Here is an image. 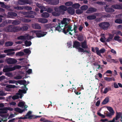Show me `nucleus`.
Masks as SVG:
<instances>
[{
    "label": "nucleus",
    "mask_w": 122,
    "mask_h": 122,
    "mask_svg": "<svg viewBox=\"0 0 122 122\" xmlns=\"http://www.w3.org/2000/svg\"><path fill=\"white\" fill-rule=\"evenodd\" d=\"M108 6L106 5L105 7L104 8L105 10L107 12H114V10L112 8L115 9H122V5H112L111 6V7H108Z\"/></svg>",
    "instance_id": "1"
},
{
    "label": "nucleus",
    "mask_w": 122,
    "mask_h": 122,
    "mask_svg": "<svg viewBox=\"0 0 122 122\" xmlns=\"http://www.w3.org/2000/svg\"><path fill=\"white\" fill-rule=\"evenodd\" d=\"M80 43L78 41H75L73 43V48H75L78 49L79 52L84 53L86 52L88 53H90V51L84 50V49L80 47Z\"/></svg>",
    "instance_id": "2"
},
{
    "label": "nucleus",
    "mask_w": 122,
    "mask_h": 122,
    "mask_svg": "<svg viewBox=\"0 0 122 122\" xmlns=\"http://www.w3.org/2000/svg\"><path fill=\"white\" fill-rule=\"evenodd\" d=\"M110 24L108 22H104L100 23L99 24V26L104 30H107L110 26Z\"/></svg>",
    "instance_id": "3"
},
{
    "label": "nucleus",
    "mask_w": 122,
    "mask_h": 122,
    "mask_svg": "<svg viewBox=\"0 0 122 122\" xmlns=\"http://www.w3.org/2000/svg\"><path fill=\"white\" fill-rule=\"evenodd\" d=\"M33 32L35 34L37 37L38 38L43 37L47 33L46 32H41V30H33Z\"/></svg>",
    "instance_id": "4"
},
{
    "label": "nucleus",
    "mask_w": 122,
    "mask_h": 122,
    "mask_svg": "<svg viewBox=\"0 0 122 122\" xmlns=\"http://www.w3.org/2000/svg\"><path fill=\"white\" fill-rule=\"evenodd\" d=\"M6 28L8 32H17V26L14 27L13 25H10L7 26Z\"/></svg>",
    "instance_id": "5"
},
{
    "label": "nucleus",
    "mask_w": 122,
    "mask_h": 122,
    "mask_svg": "<svg viewBox=\"0 0 122 122\" xmlns=\"http://www.w3.org/2000/svg\"><path fill=\"white\" fill-rule=\"evenodd\" d=\"M19 66H16L13 67H9L7 66H4V68L3 70V71L5 72H7L12 71L15 70L16 68H18Z\"/></svg>",
    "instance_id": "6"
},
{
    "label": "nucleus",
    "mask_w": 122,
    "mask_h": 122,
    "mask_svg": "<svg viewBox=\"0 0 122 122\" xmlns=\"http://www.w3.org/2000/svg\"><path fill=\"white\" fill-rule=\"evenodd\" d=\"M96 50V53L97 54L101 57H102V56L101 54H103L106 51V49L104 48H102L99 50V48L97 47H95Z\"/></svg>",
    "instance_id": "7"
},
{
    "label": "nucleus",
    "mask_w": 122,
    "mask_h": 122,
    "mask_svg": "<svg viewBox=\"0 0 122 122\" xmlns=\"http://www.w3.org/2000/svg\"><path fill=\"white\" fill-rule=\"evenodd\" d=\"M14 9L17 10H22L23 9L28 10H32V7L28 6H15L14 7Z\"/></svg>",
    "instance_id": "8"
},
{
    "label": "nucleus",
    "mask_w": 122,
    "mask_h": 122,
    "mask_svg": "<svg viewBox=\"0 0 122 122\" xmlns=\"http://www.w3.org/2000/svg\"><path fill=\"white\" fill-rule=\"evenodd\" d=\"M5 61L9 64H14L17 62V61L16 59L10 58L6 59Z\"/></svg>",
    "instance_id": "9"
},
{
    "label": "nucleus",
    "mask_w": 122,
    "mask_h": 122,
    "mask_svg": "<svg viewBox=\"0 0 122 122\" xmlns=\"http://www.w3.org/2000/svg\"><path fill=\"white\" fill-rule=\"evenodd\" d=\"M71 28V26L67 25L65 26L63 29V32L64 33L66 34L70 31H72L73 30H72Z\"/></svg>",
    "instance_id": "10"
},
{
    "label": "nucleus",
    "mask_w": 122,
    "mask_h": 122,
    "mask_svg": "<svg viewBox=\"0 0 122 122\" xmlns=\"http://www.w3.org/2000/svg\"><path fill=\"white\" fill-rule=\"evenodd\" d=\"M97 9L93 7H90L86 11V13L87 14H90L95 12L97 11Z\"/></svg>",
    "instance_id": "11"
},
{
    "label": "nucleus",
    "mask_w": 122,
    "mask_h": 122,
    "mask_svg": "<svg viewBox=\"0 0 122 122\" xmlns=\"http://www.w3.org/2000/svg\"><path fill=\"white\" fill-rule=\"evenodd\" d=\"M59 0H49L48 3L51 5H56L58 4Z\"/></svg>",
    "instance_id": "12"
},
{
    "label": "nucleus",
    "mask_w": 122,
    "mask_h": 122,
    "mask_svg": "<svg viewBox=\"0 0 122 122\" xmlns=\"http://www.w3.org/2000/svg\"><path fill=\"white\" fill-rule=\"evenodd\" d=\"M28 29V27L27 26H23L21 27L17 26V32L20 31H26Z\"/></svg>",
    "instance_id": "13"
},
{
    "label": "nucleus",
    "mask_w": 122,
    "mask_h": 122,
    "mask_svg": "<svg viewBox=\"0 0 122 122\" xmlns=\"http://www.w3.org/2000/svg\"><path fill=\"white\" fill-rule=\"evenodd\" d=\"M67 12L69 14L72 15L74 14L75 11L71 7H70L68 9Z\"/></svg>",
    "instance_id": "14"
},
{
    "label": "nucleus",
    "mask_w": 122,
    "mask_h": 122,
    "mask_svg": "<svg viewBox=\"0 0 122 122\" xmlns=\"http://www.w3.org/2000/svg\"><path fill=\"white\" fill-rule=\"evenodd\" d=\"M8 15L10 18H13V17H16L17 15V14L14 12H10L8 13Z\"/></svg>",
    "instance_id": "15"
},
{
    "label": "nucleus",
    "mask_w": 122,
    "mask_h": 122,
    "mask_svg": "<svg viewBox=\"0 0 122 122\" xmlns=\"http://www.w3.org/2000/svg\"><path fill=\"white\" fill-rule=\"evenodd\" d=\"M22 88H24L23 89L20 90L19 91V93H21L25 94L26 93V91L28 90V88L26 87V86H23Z\"/></svg>",
    "instance_id": "16"
},
{
    "label": "nucleus",
    "mask_w": 122,
    "mask_h": 122,
    "mask_svg": "<svg viewBox=\"0 0 122 122\" xmlns=\"http://www.w3.org/2000/svg\"><path fill=\"white\" fill-rule=\"evenodd\" d=\"M81 47L83 49H86L88 48V46L86 40H84L83 42H81Z\"/></svg>",
    "instance_id": "17"
},
{
    "label": "nucleus",
    "mask_w": 122,
    "mask_h": 122,
    "mask_svg": "<svg viewBox=\"0 0 122 122\" xmlns=\"http://www.w3.org/2000/svg\"><path fill=\"white\" fill-rule=\"evenodd\" d=\"M54 25L51 24H45L44 25L45 28L46 29H47L54 27Z\"/></svg>",
    "instance_id": "18"
},
{
    "label": "nucleus",
    "mask_w": 122,
    "mask_h": 122,
    "mask_svg": "<svg viewBox=\"0 0 122 122\" xmlns=\"http://www.w3.org/2000/svg\"><path fill=\"white\" fill-rule=\"evenodd\" d=\"M22 13L24 15H28L30 14H33L35 15H36V12L31 10L29 12H22Z\"/></svg>",
    "instance_id": "19"
},
{
    "label": "nucleus",
    "mask_w": 122,
    "mask_h": 122,
    "mask_svg": "<svg viewBox=\"0 0 122 122\" xmlns=\"http://www.w3.org/2000/svg\"><path fill=\"white\" fill-rule=\"evenodd\" d=\"M32 112L30 111L28 112L26 115L25 117H27H27V119H31L34 118V116L33 115H30L31 114Z\"/></svg>",
    "instance_id": "20"
},
{
    "label": "nucleus",
    "mask_w": 122,
    "mask_h": 122,
    "mask_svg": "<svg viewBox=\"0 0 122 122\" xmlns=\"http://www.w3.org/2000/svg\"><path fill=\"white\" fill-rule=\"evenodd\" d=\"M60 10V12L61 11H66L67 10V7L65 5H61L59 6Z\"/></svg>",
    "instance_id": "21"
},
{
    "label": "nucleus",
    "mask_w": 122,
    "mask_h": 122,
    "mask_svg": "<svg viewBox=\"0 0 122 122\" xmlns=\"http://www.w3.org/2000/svg\"><path fill=\"white\" fill-rule=\"evenodd\" d=\"M38 21L40 23H46L47 22V19L42 18H39L38 19Z\"/></svg>",
    "instance_id": "22"
},
{
    "label": "nucleus",
    "mask_w": 122,
    "mask_h": 122,
    "mask_svg": "<svg viewBox=\"0 0 122 122\" xmlns=\"http://www.w3.org/2000/svg\"><path fill=\"white\" fill-rule=\"evenodd\" d=\"M32 27L35 29H40L41 27L40 25L37 23H35L34 24H33Z\"/></svg>",
    "instance_id": "23"
},
{
    "label": "nucleus",
    "mask_w": 122,
    "mask_h": 122,
    "mask_svg": "<svg viewBox=\"0 0 122 122\" xmlns=\"http://www.w3.org/2000/svg\"><path fill=\"white\" fill-rule=\"evenodd\" d=\"M17 83H18L20 85H23L24 86H26L27 85L26 84V81L25 80H18L17 81Z\"/></svg>",
    "instance_id": "24"
},
{
    "label": "nucleus",
    "mask_w": 122,
    "mask_h": 122,
    "mask_svg": "<svg viewBox=\"0 0 122 122\" xmlns=\"http://www.w3.org/2000/svg\"><path fill=\"white\" fill-rule=\"evenodd\" d=\"M58 25L57 26H56V25L55 26H54V27L55 28L56 30H57L59 32H60L61 31V30H62V31H63V29H62L61 27L60 26V25H61L60 23H58Z\"/></svg>",
    "instance_id": "25"
},
{
    "label": "nucleus",
    "mask_w": 122,
    "mask_h": 122,
    "mask_svg": "<svg viewBox=\"0 0 122 122\" xmlns=\"http://www.w3.org/2000/svg\"><path fill=\"white\" fill-rule=\"evenodd\" d=\"M96 17V16L95 15H92L87 16V18L89 20H93L95 19Z\"/></svg>",
    "instance_id": "26"
},
{
    "label": "nucleus",
    "mask_w": 122,
    "mask_h": 122,
    "mask_svg": "<svg viewBox=\"0 0 122 122\" xmlns=\"http://www.w3.org/2000/svg\"><path fill=\"white\" fill-rule=\"evenodd\" d=\"M69 19L65 18H64L61 21V24L62 25L64 24L65 25V26H66L68 24L67 23V20H68Z\"/></svg>",
    "instance_id": "27"
},
{
    "label": "nucleus",
    "mask_w": 122,
    "mask_h": 122,
    "mask_svg": "<svg viewBox=\"0 0 122 122\" xmlns=\"http://www.w3.org/2000/svg\"><path fill=\"white\" fill-rule=\"evenodd\" d=\"M109 101V97H108L105 98V99L102 102V105H104L107 103Z\"/></svg>",
    "instance_id": "28"
},
{
    "label": "nucleus",
    "mask_w": 122,
    "mask_h": 122,
    "mask_svg": "<svg viewBox=\"0 0 122 122\" xmlns=\"http://www.w3.org/2000/svg\"><path fill=\"white\" fill-rule=\"evenodd\" d=\"M122 115V113L121 112H116V116L115 120H117Z\"/></svg>",
    "instance_id": "29"
},
{
    "label": "nucleus",
    "mask_w": 122,
    "mask_h": 122,
    "mask_svg": "<svg viewBox=\"0 0 122 122\" xmlns=\"http://www.w3.org/2000/svg\"><path fill=\"white\" fill-rule=\"evenodd\" d=\"M80 6V5L76 3L73 4L72 5V6L73 8L75 9H78L79 8Z\"/></svg>",
    "instance_id": "30"
},
{
    "label": "nucleus",
    "mask_w": 122,
    "mask_h": 122,
    "mask_svg": "<svg viewBox=\"0 0 122 122\" xmlns=\"http://www.w3.org/2000/svg\"><path fill=\"white\" fill-rule=\"evenodd\" d=\"M42 17L45 18H47L49 16V14L47 12H45L41 14Z\"/></svg>",
    "instance_id": "31"
},
{
    "label": "nucleus",
    "mask_w": 122,
    "mask_h": 122,
    "mask_svg": "<svg viewBox=\"0 0 122 122\" xmlns=\"http://www.w3.org/2000/svg\"><path fill=\"white\" fill-rule=\"evenodd\" d=\"M13 44V43L11 41H7L6 42L5 46L6 47L11 46Z\"/></svg>",
    "instance_id": "32"
},
{
    "label": "nucleus",
    "mask_w": 122,
    "mask_h": 122,
    "mask_svg": "<svg viewBox=\"0 0 122 122\" xmlns=\"http://www.w3.org/2000/svg\"><path fill=\"white\" fill-rule=\"evenodd\" d=\"M17 39L18 40H26V37L24 36H21L18 37Z\"/></svg>",
    "instance_id": "33"
},
{
    "label": "nucleus",
    "mask_w": 122,
    "mask_h": 122,
    "mask_svg": "<svg viewBox=\"0 0 122 122\" xmlns=\"http://www.w3.org/2000/svg\"><path fill=\"white\" fill-rule=\"evenodd\" d=\"M24 43L25 46H30L31 44V42L30 41H28L26 40L25 41Z\"/></svg>",
    "instance_id": "34"
},
{
    "label": "nucleus",
    "mask_w": 122,
    "mask_h": 122,
    "mask_svg": "<svg viewBox=\"0 0 122 122\" xmlns=\"http://www.w3.org/2000/svg\"><path fill=\"white\" fill-rule=\"evenodd\" d=\"M104 80L108 81H110L112 80L115 81V79L113 77H105L104 78Z\"/></svg>",
    "instance_id": "35"
},
{
    "label": "nucleus",
    "mask_w": 122,
    "mask_h": 122,
    "mask_svg": "<svg viewBox=\"0 0 122 122\" xmlns=\"http://www.w3.org/2000/svg\"><path fill=\"white\" fill-rule=\"evenodd\" d=\"M1 109L7 111L8 110L11 111L13 110V108L10 107H4Z\"/></svg>",
    "instance_id": "36"
},
{
    "label": "nucleus",
    "mask_w": 122,
    "mask_h": 122,
    "mask_svg": "<svg viewBox=\"0 0 122 122\" xmlns=\"http://www.w3.org/2000/svg\"><path fill=\"white\" fill-rule=\"evenodd\" d=\"M33 14H30L28 15L25 16V17L27 18H34L35 16Z\"/></svg>",
    "instance_id": "37"
},
{
    "label": "nucleus",
    "mask_w": 122,
    "mask_h": 122,
    "mask_svg": "<svg viewBox=\"0 0 122 122\" xmlns=\"http://www.w3.org/2000/svg\"><path fill=\"white\" fill-rule=\"evenodd\" d=\"M88 7L86 5H83L81 6L80 7L81 9L82 10H85L88 9Z\"/></svg>",
    "instance_id": "38"
},
{
    "label": "nucleus",
    "mask_w": 122,
    "mask_h": 122,
    "mask_svg": "<svg viewBox=\"0 0 122 122\" xmlns=\"http://www.w3.org/2000/svg\"><path fill=\"white\" fill-rule=\"evenodd\" d=\"M77 39L79 41H82L84 39L83 36L82 35H79L78 36Z\"/></svg>",
    "instance_id": "39"
},
{
    "label": "nucleus",
    "mask_w": 122,
    "mask_h": 122,
    "mask_svg": "<svg viewBox=\"0 0 122 122\" xmlns=\"http://www.w3.org/2000/svg\"><path fill=\"white\" fill-rule=\"evenodd\" d=\"M52 15L53 16H58L60 15V13L55 11H54L52 13Z\"/></svg>",
    "instance_id": "40"
},
{
    "label": "nucleus",
    "mask_w": 122,
    "mask_h": 122,
    "mask_svg": "<svg viewBox=\"0 0 122 122\" xmlns=\"http://www.w3.org/2000/svg\"><path fill=\"white\" fill-rule=\"evenodd\" d=\"M115 22L116 23H117L119 24L122 23V19H117L115 20Z\"/></svg>",
    "instance_id": "41"
},
{
    "label": "nucleus",
    "mask_w": 122,
    "mask_h": 122,
    "mask_svg": "<svg viewBox=\"0 0 122 122\" xmlns=\"http://www.w3.org/2000/svg\"><path fill=\"white\" fill-rule=\"evenodd\" d=\"M111 90V87H106L104 89L103 93L104 94H106L109 91H110Z\"/></svg>",
    "instance_id": "42"
},
{
    "label": "nucleus",
    "mask_w": 122,
    "mask_h": 122,
    "mask_svg": "<svg viewBox=\"0 0 122 122\" xmlns=\"http://www.w3.org/2000/svg\"><path fill=\"white\" fill-rule=\"evenodd\" d=\"M36 5L37 6L41 9H43L45 8V7L42 6L41 4H40L38 3H37L36 4Z\"/></svg>",
    "instance_id": "43"
},
{
    "label": "nucleus",
    "mask_w": 122,
    "mask_h": 122,
    "mask_svg": "<svg viewBox=\"0 0 122 122\" xmlns=\"http://www.w3.org/2000/svg\"><path fill=\"white\" fill-rule=\"evenodd\" d=\"M76 13L77 14H82L83 13V11L81 10L78 9L76 10Z\"/></svg>",
    "instance_id": "44"
},
{
    "label": "nucleus",
    "mask_w": 122,
    "mask_h": 122,
    "mask_svg": "<svg viewBox=\"0 0 122 122\" xmlns=\"http://www.w3.org/2000/svg\"><path fill=\"white\" fill-rule=\"evenodd\" d=\"M24 54V53L23 52H17L16 54V56H22Z\"/></svg>",
    "instance_id": "45"
},
{
    "label": "nucleus",
    "mask_w": 122,
    "mask_h": 122,
    "mask_svg": "<svg viewBox=\"0 0 122 122\" xmlns=\"http://www.w3.org/2000/svg\"><path fill=\"white\" fill-rule=\"evenodd\" d=\"M107 109L110 112L112 113V114L114 113V112L112 108L110 107H108L107 108Z\"/></svg>",
    "instance_id": "46"
},
{
    "label": "nucleus",
    "mask_w": 122,
    "mask_h": 122,
    "mask_svg": "<svg viewBox=\"0 0 122 122\" xmlns=\"http://www.w3.org/2000/svg\"><path fill=\"white\" fill-rule=\"evenodd\" d=\"M65 4L67 6H70L72 5L73 3L70 1H68L66 2Z\"/></svg>",
    "instance_id": "47"
},
{
    "label": "nucleus",
    "mask_w": 122,
    "mask_h": 122,
    "mask_svg": "<svg viewBox=\"0 0 122 122\" xmlns=\"http://www.w3.org/2000/svg\"><path fill=\"white\" fill-rule=\"evenodd\" d=\"M20 23V22L19 21L16 20H14L12 23V24L14 25H17L19 24Z\"/></svg>",
    "instance_id": "48"
},
{
    "label": "nucleus",
    "mask_w": 122,
    "mask_h": 122,
    "mask_svg": "<svg viewBox=\"0 0 122 122\" xmlns=\"http://www.w3.org/2000/svg\"><path fill=\"white\" fill-rule=\"evenodd\" d=\"M54 10L55 11L59 12V13L60 12V9H59V6H56V7H54Z\"/></svg>",
    "instance_id": "49"
},
{
    "label": "nucleus",
    "mask_w": 122,
    "mask_h": 122,
    "mask_svg": "<svg viewBox=\"0 0 122 122\" xmlns=\"http://www.w3.org/2000/svg\"><path fill=\"white\" fill-rule=\"evenodd\" d=\"M6 87L9 88H16V86L14 85H7L6 86Z\"/></svg>",
    "instance_id": "50"
},
{
    "label": "nucleus",
    "mask_w": 122,
    "mask_h": 122,
    "mask_svg": "<svg viewBox=\"0 0 122 122\" xmlns=\"http://www.w3.org/2000/svg\"><path fill=\"white\" fill-rule=\"evenodd\" d=\"M14 51V49H11L7 50H6L4 51V52L5 53H8L11 51Z\"/></svg>",
    "instance_id": "51"
},
{
    "label": "nucleus",
    "mask_w": 122,
    "mask_h": 122,
    "mask_svg": "<svg viewBox=\"0 0 122 122\" xmlns=\"http://www.w3.org/2000/svg\"><path fill=\"white\" fill-rule=\"evenodd\" d=\"M29 0H20L22 2L23 5L25 3L30 4L28 1Z\"/></svg>",
    "instance_id": "52"
},
{
    "label": "nucleus",
    "mask_w": 122,
    "mask_h": 122,
    "mask_svg": "<svg viewBox=\"0 0 122 122\" xmlns=\"http://www.w3.org/2000/svg\"><path fill=\"white\" fill-rule=\"evenodd\" d=\"M24 52L28 54L30 52V50L28 49H24Z\"/></svg>",
    "instance_id": "53"
},
{
    "label": "nucleus",
    "mask_w": 122,
    "mask_h": 122,
    "mask_svg": "<svg viewBox=\"0 0 122 122\" xmlns=\"http://www.w3.org/2000/svg\"><path fill=\"white\" fill-rule=\"evenodd\" d=\"M24 103L23 102H20L18 104V106L20 107H23L24 106Z\"/></svg>",
    "instance_id": "54"
},
{
    "label": "nucleus",
    "mask_w": 122,
    "mask_h": 122,
    "mask_svg": "<svg viewBox=\"0 0 122 122\" xmlns=\"http://www.w3.org/2000/svg\"><path fill=\"white\" fill-rule=\"evenodd\" d=\"M113 114H112V113L110 112H107L106 113V116L109 117H110L112 116L113 115Z\"/></svg>",
    "instance_id": "55"
},
{
    "label": "nucleus",
    "mask_w": 122,
    "mask_h": 122,
    "mask_svg": "<svg viewBox=\"0 0 122 122\" xmlns=\"http://www.w3.org/2000/svg\"><path fill=\"white\" fill-rule=\"evenodd\" d=\"M2 108H0V110H1L2 111H0V114H3L6 113L7 112V111L3 110L1 109Z\"/></svg>",
    "instance_id": "56"
},
{
    "label": "nucleus",
    "mask_w": 122,
    "mask_h": 122,
    "mask_svg": "<svg viewBox=\"0 0 122 122\" xmlns=\"http://www.w3.org/2000/svg\"><path fill=\"white\" fill-rule=\"evenodd\" d=\"M17 81H15L14 80H10L9 81V83H10L14 84L17 83Z\"/></svg>",
    "instance_id": "57"
},
{
    "label": "nucleus",
    "mask_w": 122,
    "mask_h": 122,
    "mask_svg": "<svg viewBox=\"0 0 122 122\" xmlns=\"http://www.w3.org/2000/svg\"><path fill=\"white\" fill-rule=\"evenodd\" d=\"M120 38V37L119 36H116L114 37L113 39L116 41H117Z\"/></svg>",
    "instance_id": "58"
},
{
    "label": "nucleus",
    "mask_w": 122,
    "mask_h": 122,
    "mask_svg": "<svg viewBox=\"0 0 122 122\" xmlns=\"http://www.w3.org/2000/svg\"><path fill=\"white\" fill-rule=\"evenodd\" d=\"M53 9L50 7L48 8L47 10V11L48 12L51 13L53 11Z\"/></svg>",
    "instance_id": "59"
},
{
    "label": "nucleus",
    "mask_w": 122,
    "mask_h": 122,
    "mask_svg": "<svg viewBox=\"0 0 122 122\" xmlns=\"http://www.w3.org/2000/svg\"><path fill=\"white\" fill-rule=\"evenodd\" d=\"M77 29V25H74V27L73 28V30H74V32L75 33H77V31H76Z\"/></svg>",
    "instance_id": "60"
},
{
    "label": "nucleus",
    "mask_w": 122,
    "mask_h": 122,
    "mask_svg": "<svg viewBox=\"0 0 122 122\" xmlns=\"http://www.w3.org/2000/svg\"><path fill=\"white\" fill-rule=\"evenodd\" d=\"M22 78V77L20 76H18L14 77V79L16 80H19L21 79Z\"/></svg>",
    "instance_id": "61"
},
{
    "label": "nucleus",
    "mask_w": 122,
    "mask_h": 122,
    "mask_svg": "<svg viewBox=\"0 0 122 122\" xmlns=\"http://www.w3.org/2000/svg\"><path fill=\"white\" fill-rule=\"evenodd\" d=\"M19 98V97L17 95H15L13 96L12 97V99L13 100H15L18 99Z\"/></svg>",
    "instance_id": "62"
},
{
    "label": "nucleus",
    "mask_w": 122,
    "mask_h": 122,
    "mask_svg": "<svg viewBox=\"0 0 122 122\" xmlns=\"http://www.w3.org/2000/svg\"><path fill=\"white\" fill-rule=\"evenodd\" d=\"M5 75L8 77H10L12 76V74L11 73L7 72L5 73Z\"/></svg>",
    "instance_id": "63"
},
{
    "label": "nucleus",
    "mask_w": 122,
    "mask_h": 122,
    "mask_svg": "<svg viewBox=\"0 0 122 122\" xmlns=\"http://www.w3.org/2000/svg\"><path fill=\"white\" fill-rule=\"evenodd\" d=\"M15 53V52H9L7 53V55L9 56H11V55H13Z\"/></svg>",
    "instance_id": "64"
}]
</instances>
